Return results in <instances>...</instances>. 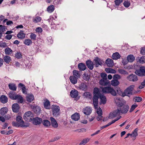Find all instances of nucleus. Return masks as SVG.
<instances>
[{"mask_svg":"<svg viewBox=\"0 0 145 145\" xmlns=\"http://www.w3.org/2000/svg\"><path fill=\"white\" fill-rule=\"evenodd\" d=\"M134 68L135 70V73L136 74L140 76H145V67H140L139 65H136L135 66Z\"/></svg>","mask_w":145,"mask_h":145,"instance_id":"nucleus-1","label":"nucleus"},{"mask_svg":"<svg viewBox=\"0 0 145 145\" xmlns=\"http://www.w3.org/2000/svg\"><path fill=\"white\" fill-rule=\"evenodd\" d=\"M103 92L105 93H110L112 95L115 96L116 95V93L115 91L110 86H107L105 87H101Z\"/></svg>","mask_w":145,"mask_h":145,"instance_id":"nucleus-2","label":"nucleus"},{"mask_svg":"<svg viewBox=\"0 0 145 145\" xmlns=\"http://www.w3.org/2000/svg\"><path fill=\"white\" fill-rule=\"evenodd\" d=\"M134 85H131L128 87L122 94V96L123 97L125 96L130 97L131 95H133V91L135 87Z\"/></svg>","mask_w":145,"mask_h":145,"instance_id":"nucleus-3","label":"nucleus"},{"mask_svg":"<svg viewBox=\"0 0 145 145\" xmlns=\"http://www.w3.org/2000/svg\"><path fill=\"white\" fill-rule=\"evenodd\" d=\"M121 78V77L119 75L115 74L113 76V80L111 82V85L113 86H116L118 85L120 82L118 80Z\"/></svg>","mask_w":145,"mask_h":145,"instance_id":"nucleus-4","label":"nucleus"},{"mask_svg":"<svg viewBox=\"0 0 145 145\" xmlns=\"http://www.w3.org/2000/svg\"><path fill=\"white\" fill-rule=\"evenodd\" d=\"M33 114L31 111L26 112L24 115V119L27 121H31L33 118Z\"/></svg>","mask_w":145,"mask_h":145,"instance_id":"nucleus-5","label":"nucleus"},{"mask_svg":"<svg viewBox=\"0 0 145 145\" xmlns=\"http://www.w3.org/2000/svg\"><path fill=\"white\" fill-rule=\"evenodd\" d=\"M59 107L57 106H54L52 108V114L55 117L59 116Z\"/></svg>","mask_w":145,"mask_h":145,"instance_id":"nucleus-6","label":"nucleus"},{"mask_svg":"<svg viewBox=\"0 0 145 145\" xmlns=\"http://www.w3.org/2000/svg\"><path fill=\"white\" fill-rule=\"evenodd\" d=\"M120 112L119 109H117L114 111L112 112H110L108 116L110 119L113 118L118 115L120 114Z\"/></svg>","mask_w":145,"mask_h":145,"instance_id":"nucleus-7","label":"nucleus"},{"mask_svg":"<svg viewBox=\"0 0 145 145\" xmlns=\"http://www.w3.org/2000/svg\"><path fill=\"white\" fill-rule=\"evenodd\" d=\"M129 107L127 105H123L119 109L120 112L123 114H125L127 113L128 111Z\"/></svg>","mask_w":145,"mask_h":145,"instance_id":"nucleus-8","label":"nucleus"},{"mask_svg":"<svg viewBox=\"0 0 145 145\" xmlns=\"http://www.w3.org/2000/svg\"><path fill=\"white\" fill-rule=\"evenodd\" d=\"M94 65L96 67H98L99 65H101L104 62L98 57H97L94 60Z\"/></svg>","mask_w":145,"mask_h":145,"instance_id":"nucleus-9","label":"nucleus"},{"mask_svg":"<svg viewBox=\"0 0 145 145\" xmlns=\"http://www.w3.org/2000/svg\"><path fill=\"white\" fill-rule=\"evenodd\" d=\"M99 98V96L93 95L92 100L94 106L95 108H97L98 104V99Z\"/></svg>","mask_w":145,"mask_h":145,"instance_id":"nucleus-10","label":"nucleus"},{"mask_svg":"<svg viewBox=\"0 0 145 145\" xmlns=\"http://www.w3.org/2000/svg\"><path fill=\"white\" fill-rule=\"evenodd\" d=\"M127 79L130 81L134 82L137 81L138 80L137 76L133 74H131L128 76L127 77Z\"/></svg>","mask_w":145,"mask_h":145,"instance_id":"nucleus-11","label":"nucleus"},{"mask_svg":"<svg viewBox=\"0 0 145 145\" xmlns=\"http://www.w3.org/2000/svg\"><path fill=\"white\" fill-rule=\"evenodd\" d=\"M33 124L37 125L40 124L42 121V118L37 117L33 119Z\"/></svg>","mask_w":145,"mask_h":145,"instance_id":"nucleus-12","label":"nucleus"},{"mask_svg":"<svg viewBox=\"0 0 145 145\" xmlns=\"http://www.w3.org/2000/svg\"><path fill=\"white\" fill-rule=\"evenodd\" d=\"M12 108L14 112L17 113L19 111L20 107L19 105L17 103H14L12 105Z\"/></svg>","mask_w":145,"mask_h":145,"instance_id":"nucleus-13","label":"nucleus"},{"mask_svg":"<svg viewBox=\"0 0 145 145\" xmlns=\"http://www.w3.org/2000/svg\"><path fill=\"white\" fill-rule=\"evenodd\" d=\"M86 65L91 70H92L94 67V64L90 59H88L86 62Z\"/></svg>","mask_w":145,"mask_h":145,"instance_id":"nucleus-14","label":"nucleus"},{"mask_svg":"<svg viewBox=\"0 0 145 145\" xmlns=\"http://www.w3.org/2000/svg\"><path fill=\"white\" fill-rule=\"evenodd\" d=\"M91 108L89 107H86L83 109V112L84 114L86 115H89L91 112Z\"/></svg>","mask_w":145,"mask_h":145,"instance_id":"nucleus-15","label":"nucleus"},{"mask_svg":"<svg viewBox=\"0 0 145 145\" xmlns=\"http://www.w3.org/2000/svg\"><path fill=\"white\" fill-rule=\"evenodd\" d=\"M50 120H51L52 126L55 128H57L58 126V124L57 121L54 118L52 117H51L50 118Z\"/></svg>","mask_w":145,"mask_h":145,"instance_id":"nucleus-16","label":"nucleus"},{"mask_svg":"<svg viewBox=\"0 0 145 145\" xmlns=\"http://www.w3.org/2000/svg\"><path fill=\"white\" fill-rule=\"evenodd\" d=\"M0 100L3 104H5L8 102V98L4 95H1L0 97Z\"/></svg>","mask_w":145,"mask_h":145,"instance_id":"nucleus-17","label":"nucleus"},{"mask_svg":"<svg viewBox=\"0 0 145 145\" xmlns=\"http://www.w3.org/2000/svg\"><path fill=\"white\" fill-rule=\"evenodd\" d=\"M33 109L34 112L38 115L40 114L41 112V110L39 106H34L33 107Z\"/></svg>","mask_w":145,"mask_h":145,"instance_id":"nucleus-18","label":"nucleus"},{"mask_svg":"<svg viewBox=\"0 0 145 145\" xmlns=\"http://www.w3.org/2000/svg\"><path fill=\"white\" fill-rule=\"evenodd\" d=\"M78 69L81 71H84L86 68V67L85 63H79L78 65Z\"/></svg>","mask_w":145,"mask_h":145,"instance_id":"nucleus-19","label":"nucleus"},{"mask_svg":"<svg viewBox=\"0 0 145 145\" xmlns=\"http://www.w3.org/2000/svg\"><path fill=\"white\" fill-rule=\"evenodd\" d=\"M17 36L18 39H22L25 38V34L24 33L23 31L21 30L17 34Z\"/></svg>","mask_w":145,"mask_h":145,"instance_id":"nucleus-20","label":"nucleus"},{"mask_svg":"<svg viewBox=\"0 0 145 145\" xmlns=\"http://www.w3.org/2000/svg\"><path fill=\"white\" fill-rule=\"evenodd\" d=\"M136 60L137 62L139 63H145V56H142L140 57H138L136 58Z\"/></svg>","mask_w":145,"mask_h":145,"instance_id":"nucleus-21","label":"nucleus"},{"mask_svg":"<svg viewBox=\"0 0 145 145\" xmlns=\"http://www.w3.org/2000/svg\"><path fill=\"white\" fill-rule=\"evenodd\" d=\"M105 63L107 66L109 67H112L114 65L113 61L110 59H106L105 61Z\"/></svg>","mask_w":145,"mask_h":145,"instance_id":"nucleus-22","label":"nucleus"},{"mask_svg":"<svg viewBox=\"0 0 145 145\" xmlns=\"http://www.w3.org/2000/svg\"><path fill=\"white\" fill-rule=\"evenodd\" d=\"M78 91L76 89L72 90L70 92V95L73 98H76L78 95Z\"/></svg>","mask_w":145,"mask_h":145,"instance_id":"nucleus-23","label":"nucleus"},{"mask_svg":"<svg viewBox=\"0 0 145 145\" xmlns=\"http://www.w3.org/2000/svg\"><path fill=\"white\" fill-rule=\"evenodd\" d=\"M71 118L72 120L74 121H78L80 119V116L79 114L76 112L71 116Z\"/></svg>","mask_w":145,"mask_h":145,"instance_id":"nucleus-24","label":"nucleus"},{"mask_svg":"<svg viewBox=\"0 0 145 145\" xmlns=\"http://www.w3.org/2000/svg\"><path fill=\"white\" fill-rule=\"evenodd\" d=\"M17 95H18V94H16L15 93L11 91L8 94V96L11 99L15 100V98Z\"/></svg>","mask_w":145,"mask_h":145,"instance_id":"nucleus-25","label":"nucleus"},{"mask_svg":"<svg viewBox=\"0 0 145 145\" xmlns=\"http://www.w3.org/2000/svg\"><path fill=\"white\" fill-rule=\"evenodd\" d=\"M115 101L117 106L119 107H121L123 104L121 102L120 98L117 97L114 99Z\"/></svg>","mask_w":145,"mask_h":145,"instance_id":"nucleus-26","label":"nucleus"},{"mask_svg":"<svg viewBox=\"0 0 145 145\" xmlns=\"http://www.w3.org/2000/svg\"><path fill=\"white\" fill-rule=\"evenodd\" d=\"M9 89L11 90L16 91V86L15 84L14 83H9L8 85Z\"/></svg>","mask_w":145,"mask_h":145,"instance_id":"nucleus-27","label":"nucleus"},{"mask_svg":"<svg viewBox=\"0 0 145 145\" xmlns=\"http://www.w3.org/2000/svg\"><path fill=\"white\" fill-rule=\"evenodd\" d=\"M93 93V95L99 96V97L102 94L100 93L99 89L97 87L94 88Z\"/></svg>","mask_w":145,"mask_h":145,"instance_id":"nucleus-28","label":"nucleus"},{"mask_svg":"<svg viewBox=\"0 0 145 145\" xmlns=\"http://www.w3.org/2000/svg\"><path fill=\"white\" fill-rule=\"evenodd\" d=\"M121 56L118 52H116L113 53L112 56V58L114 60H117L120 59Z\"/></svg>","mask_w":145,"mask_h":145,"instance_id":"nucleus-29","label":"nucleus"},{"mask_svg":"<svg viewBox=\"0 0 145 145\" xmlns=\"http://www.w3.org/2000/svg\"><path fill=\"white\" fill-rule=\"evenodd\" d=\"M77 78L76 77L73 76H70L69 77V79L70 81L73 84H75L77 83Z\"/></svg>","mask_w":145,"mask_h":145,"instance_id":"nucleus-30","label":"nucleus"},{"mask_svg":"<svg viewBox=\"0 0 145 145\" xmlns=\"http://www.w3.org/2000/svg\"><path fill=\"white\" fill-rule=\"evenodd\" d=\"M15 100H17L19 103H22L24 102V99L22 96L19 95H16Z\"/></svg>","mask_w":145,"mask_h":145,"instance_id":"nucleus-31","label":"nucleus"},{"mask_svg":"<svg viewBox=\"0 0 145 145\" xmlns=\"http://www.w3.org/2000/svg\"><path fill=\"white\" fill-rule=\"evenodd\" d=\"M107 79H101L99 82V84L102 86H106L108 84Z\"/></svg>","mask_w":145,"mask_h":145,"instance_id":"nucleus-32","label":"nucleus"},{"mask_svg":"<svg viewBox=\"0 0 145 145\" xmlns=\"http://www.w3.org/2000/svg\"><path fill=\"white\" fill-rule=\"evenodd\" d=\"M26 99L27 101L31 102L33 100L34 98L33 95H28L27 96Z\"/></svg>","mask_w":145,"mask_h":145,"instance_id":"nucleus-33","label":"nucleus"},{"mask_svg":"<svg viewBox=\"0 0 145 145\" xmlns=\"http://www.w3.org/2000/svg\"><path fill=\"white\" fill-rule=\"evenodd\" d=\"M16 120L20 125H23L24 124V122L22 120V118L20 116H18L16 117Z\"/></svg>","mask_w":145,"mask_h":145,"instance_id":"nucleus-34","label":"nucleus"},{"mask_svg":"<svg viewBox=\"0 0 145 145\" xmlns=\"http://www.w3.org/2000/svg\"><path fill=\"white\" fill-rule=\"evenodd\" d=\"M3 59L4 62L8 64L12 61L10 57L7 55L5 56Z\"/></svg>","mask_w":145,"mask_h":145,"instance_id":"nucleus-35","label":"nucleus"},{"mask_svg":"<svg viewBox=\"0 0 145 145\" xmlns=\"http://www.w3.org/2000/svg\"><path fill=\"white\" fill-rule=\"evenodd\" d=\"M42 122L43 125L46 127H49L51 125L50 122L48 120H44Z\"/></svg>","mask_w":145,"mask_h":145,"instance_id":"nucleus-36","label":"nucleus"},{"mask_svg":"<svg viewBox=\"0 0 145 145\" xmlns=\"http://www.w3.org/2000/svg\"><path fill=\"white\" fill-rule=\"evenodd\" d=\"M99 98L101 99V101L103 104H105L106 102V99L105 96L101 94L99 96Z\"/></svg>","mask_w":145,"mask_h":145,"instance_id":"nucleus-37","label":"nucleus"},{"mask_svg":"<svg viewBox=\"0 0 145 145\" xmlns=\"http://www.w3.org/2000/svg\"><path fill=\"white\" fill-rule=\"evenodd\" d=\"M8 112V109L6 107L1 108L0 110V113L1 115H4Z\"/></svg>","mask_w":145,"mask_h":145,"instance_id":"nucleus-38","label":"nucleus"},{"mask_svg":"<svg viewBox=\"0 0 145 145\" xmlns=\"http://www.w3.org/2000/svg\"><path fill=\"white\" fill-rule=\"evenodd\" d=\"M127 58L128 61L130 62H133L135 59L134 56L131 54L128 55Z\"/></svg>","mask_w":145,"mask_h":145,"instance_id":"nucleus-39","label":"nucleus"},{"mask_svg":"<svg viewBox=\"0 0 145 145\" xmlns=\"http://www.w3.org/2000/svg\"><path fill=\"white\" fill-rule=\"evenodd\" d=\"M13 52V51L10 48L8 47L6 48L5 50V53L6 55H10L12 54Z\"/></svg>","mask_w":145,"mask_h":145,"instance_id":"nucleus-40","label":"nucleus"},{"mask_svg":"<svg viewBox=\"0 0 145 145\" xmlns=\"http://www.w3.org/2000/svg\"><path fill=\"white\" fill-rule=\"evenodd\" d=\"M79 88L80 89L82 90L85 91L87 89V86L84 83H82L79 86Z\"/></svg>","mask_w":145,"mask_h":145,"instance_id":"nucleus-41","label":"nucleus"},{"mask_svg":"<svg viewBox=\"0 0 145 145\" xmlns=\"http://www.w3.org/2000/svg\"><path fill=\"white\" fill-rule=\"evenodd\" d=\"M83 96L85 97L88 99H91L92 97V94L90 92H86L84 93Z\"/></svg>","mask_w":145,"mask_h":145,"instance_id":"nucleus-42","label":"nucleus"},{"mask_svg":"<svg viewBox=\"0 0 145 145\" xmlns=\"http://www.w3.org/2000/svg\"><path fill=\"white\" fill-rule=\"evenodd\" d=\"M54 6L53 5H52L49 6L47 8V9L48 12L51 13L54 11Z\"/></svg>","mask_w":145,"mask_h":145,"instance_id":"nucleus-43","label":"nucleus"},{"mask_svg":"<svg viewBox=\"0 0 145 145\" xmlns=\"http://www.w3.org/2000/svg\"><path fill=\"white\" fill-rule=\"evenodd\" d=\"M73 76L76 77L77 78H80V75L79 73V72L75 70H74L73 71Z\"/></svg>","mask_w":145,"mask_h":145,"instance_id":"nucleus-44","label":"nucleus"},{"mask_svg":"<svg viewBox=\"0 0 145 145\" xmlns=\"http://www.w3.org/2000/svg\"><path fill=\"white\" fill-rule=\"evenodd\" d=\"M41 18L39 16H37L35 18L33 19V21L35 23L40 22L41 20Z\"/></svg>","mask_w":145,"mask_h":145,"instance_id":"nucleus-45","label":"nucleus"},{"mask_svg":"<svg viewBox=\"0 0 145 145\" xmlns=\"http://www.w3.org/2000/svg\"><path fill=\"white\" fill-rule=\"evenodd\" d=\"M107 72L108 73H115L116 71L114 69L110 68H107L105 69Z\"/></svg>","mask_w":145,"mask_h":145,"instance_id":"nucleus-46","label":"nucleus"},{"mask_svg":"<svg viewBox=\"0 0 145 145\" xmlns=\"http://www.w3.org/2000/svg\"><path fill=\"white\" fill-rule=\"evenodd\" d=\"M18 86L22 89V92L24 93L26 89L24 85L22 83H20L18 84Z\"/></svg>","mask_w":145,"mask_h":145,"instance_id":"nucleus-47","label":"nucleus"},{"mask_svg":"<svg viewBox=\"0 0 145 145\" xmlns=\"http://www.w3.org/2000/svg\"><path fill=\"white\" fill-rule=\"evenodd\" d=\"M44 106L46 109H50V102L48 100H47L44 103Z\"/></svg>","mask_w":145,"mask_h":145,"instance_id":"nucleus-48","label":"nucleus"},{"mask_svg":"<svg viewBox=\"0 0 145 145\" xmlns=\"http://www.w3.org/2000/svg\"><path fill=\"white\" fill-rule=\"evenodd\" d=\"M32 43V41L30 39H25L24 42V44L27 46L30 45Z\"/></svg>","mask_w":145,"mask_h":145,"instance_id":"nucleus-49","label":"nucleus"},{"mask_svg":"<svg viewBox=\"0 0 145 145\" xmlns=\"http://www.w3.org/2000/svg\"><path fill=\"white\" fill-rule=\"evenodd\" d=\"M90 140V139L87 138L84 139L79 144V145H84L88 142Z\"/></svg>","mask_w":145,"mask_h":145,"instance_id":"nucleus-50","label":"nucleus"},{"mask_svg":"<svg viewBox=\"0 0 145 145\" xmlns=\"http://www.w3.org/2000/svg\"><path fill=\"white\" fill-rule=\"evenodd\" d=\"M138 130V128H136L134 131H133L132 134H131V135H133V137H136L138 135L137 131Z\"/></svg>","mask_w":145,"mask_h":145,"instance_id":"nucleus-51","label":"nucleus"},{"mask_svg":"<svg viewBox=\"0 0 145 145\" xmlns=\"http://www.w3.org/2000/svg\"><path fill=\"white\" fill-rule=\"evenodd\" d=\"M142 98L139 97H135L134 98V100L135 102H140L142 100Z\"/></svg>","mask_w":145,"mask_h":145,"instance_id":"nucleus-52","label":"nucleus"},{"mask_svg":"<svg viewBox=\"0 0 145 145\" xmlns=\"http://www.w3.org/2000/svg\"><path fill=\"white\" fill-rule=\"evenodd\" d=\"M15 55V57L18 59H20L22 58V55L20 52H17Z\"/></svg>","mask_w":145,"mask_h":145,"instance_id":"nucleus-53","label":"nucleus"},{"mask_svg":"<svg viewBox=\"0 0 145 145\" xmlns=\"http://www.w3.org/2000/svg\"><path fill=\"white\" fill-rule=\"evenodd\" d=\"M61 0H55L53 2V4L57 6L58 5L61 4Z\"/></svg>","mask_w":145,"mask_h":145,"instance_id":"nucleus-54","label":"nucleus"},{"mask_svg":"<svg viewBox=\"0 0 145 145\" xmlns=\"http://www.w3.org/2000/svg\"><path fill=\"white\" fill-rule=\"evenodd\" d=\"M124 6L126 7H129L130 5V3L129 1H125L123 3Z\"/></svg>","mask_w":145,"mask_h":145,"instance_id":"nucleus-55","label":"nucleus"},{"mask_svg":"<svg viewBox=\"0 0 145 145\" xmlns=\"http://www.w3.org/2000/svg\"><path fill=\"white\" fill-rule=\"evenodd\" d=\"M138 106L137 105H133L131 106V108L129 110V112H131L134 110Z\"/></svg>","mask_w":145,"mask_h":145,"instance_id":"nucleus-56","label":"nucleus"},{"mask_svg":"<svg viewBox=\"0 0 145 145\" xmlns=\"http://www.w3.org/2000/svg\"><path fill=\"white\" fill-rule=\"evenodd\" d=\"M36 35L33 33H31L30 35V38L31 39L33 40H36Z\"/></svg>","mask_w":145,"mask_h":145,"instance_id":"nucleus-57","label":"nucleus"},{"mask_svg":"<svg viewBox=\"0 0 145 145\" xmlns=\"http://www.w3.org/2000/svg\"><path fill=\"white\" fill-rule=\"evenodd\" d=\"M0 46L2 48H5L7 47V45L5 42H0Z\"/></svg>","mask_w":145,"mask_h":145,"instance_id":"nucleus-58","label":"nucleus"},{"mask_svg":"<svg viewBox=\"0 0 145 145\" xmlns=\"http://www.w3.org/2000/svg\"><path fill=\"white\" fill-rule=\"evenodd\" d=\"M123 2V0H115L114 2L116 5L119 6Z\"/></svg>","mask_w":145,"mask_h":145,"instance_id":"nucleus-59","label":"nucleus"},{"mask_svg":"<svg viewBox=\"0 0 145 145\" xmlns=\"http://www.w3.org/2000/svg\"><path fill=\"white\" fill-rule=\"evenodd\" d=\"M101 76L102 78V79H107V75L104 72H102L101 74Z\"/></svg>","mask_w":145,"mask_h":145,"instance_id":"nucleus-60","label":"nucleus"},{"mask_svg":"<svg viewBox=\"0 0 145 145\" xmlns=\"http://www.w3.org/2000/svg\"><path fill=\"white\" fill-rule=\"evenodd\" d=\"M140 53L143 55H145V46L141 48Z\"/></svg>","mask_w":145,"mask_h":145,"instance_id":"nucleus-61","label":"nucleus"},{"mask_svg":"<svg viewBox=\"0 0 145 145\" xmlns=\"http://www.w3.org/2000/svg\"><path fill=\"white\" fill-rule=\"evenodd\" d=\"M118 71L121 74H127V72L125 70L123 69H119L118 70Z\"/></svg>","mask_w":145,"mask_h":145,"instance_id":"nucleus-62","label":"nucleus"},{"mask_svg":"<svg viewBox=\"0 0 145 145\" xmlns=\"http://www.w3.org/2000/svg\"><path fill=\"white\" fill-rule=\"evenodd\" d=\"M12 124L13 126L15 127H19L20 125L19 123L15 121H13Z\"/></svg>","mask_w":145,"mask_h":145,"instance_id":"nucleus-63","label":"nucleus"},{"mask_svg":"<svg viewBox=\"0 0 145 145\" xmlns=\"http://www.w3.org/2000/svg\"><path fill=\"white\" fill-rule=\"evenodd\" d=\"M35 31L36 32L41 33L42 32V30L41 28L38 27L36 29Z\"/></svg>","mask_w":145,"mask_h":145,"instance_id":"nucleus-64","label":"nucleus"}]
</instances>
